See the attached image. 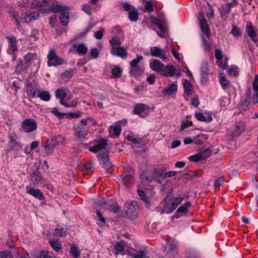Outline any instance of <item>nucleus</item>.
Instances as JSON below:
<instances>
[{
    "instance_id": "51",
    "label": "nucleus",
    "mask_w": 258,
    "mask_h": 258,
    "mask_svg": "<svg viewBox=\"0 0 258 258\" xmlns=\"http://www.w3.org/2000/svg\"><path fill=\"white\" fill-rule=\"evenodd\" d=\"M154 11L153 3L151 1H146L144 12H152Z\"/></svg>"
},
{
    "instance_id": "8",
    "label": "nucleus",
    "mask_w": 258,
    "mask_h": 258,
    "mask_svg": "<svg viewBox=\"0 0 258 258\" xmlns=\"http://www.w3.org/2000/svg\"><path fill=\"white\" fill-rule=\"evenodd\" d=\"M9 142L8 145L9 146L7 152H10L17 150L22 147V145L19 139V137L16 133L10 134L9 135Z\"/></svg>"
},
{
    "instance_id": "22",
    "label": "nucleus",
    "mask_w": 258,
    "mask_h": 258,
    "mask_svg": "<svg viewBox=\"0 0 258 258\" xmlns=\"http://www.w3.org/2000/svg\"><path fill=\"white\" fill-rule=\"evenodd\" d=\"M105 209L114 214H117L119 212V206L115 201L108 200H107Z\"/></svg>"
},
{
    "instance_id": "43",
    "label": "nucleus",
    "mask_w": 258,
    "mask_h": 258,
    "mask_svg": "<svg viewBox=\"0 0 258 258\" xmlns=\"http://www.w3.org/2000/svg\"><path fill=\"white\" fill-rule=\"evenodd\" d=\"M206 136L203 134H198L196 136V137L194 139V143L200 145L204 143V141L206 139Z\"/></svg>"
},
{
    "instance_id": "31",
    "label": "nucleus",
    "mask_w": 258,
    "mask_h": 258,
    "mask_svg": "<svg viewBox=\"0 0 258 258\" xmlns=\"http://www.w3.org/2000/svg\"><path fill=\"white\" fill-rule=\"evenodd\" d=\"M246 94L247 95L246 98L244 100V101L241 103L239 106V109L240 110V112L242 111H245L248 108V105L250 103V90H247Z\"/></svg>"
},
{
    "instance_id": "13",
    "label": "nucleus",
    "mask_w": 258,
    "mask_h": 258,
    "mask_svg": "<svg viewBox=\"0 0 258 258\" xmlns=\"http://www.w3.org/2000/svg\"><path fill=\"white\" fill-rule=\"evenodd\" d=\"M26 191L27 194L33 196L36 199L40 201L45 200V197L43 193L39 189H36L30 185H28L26 187Z\"/></svg>"
},
{
    "instance_id": "20",
    "label": "nucleus",
    "mask_w": 258,
    "mask_h": 258,
    "mask_svg": "<svg viewBox=\"0 0 258 258\" xmlns=\"http://www.w3.org/2000/svg\"><path fill=\"white\" fill-rule=\"evenodd\" d=\"M7 39L9 40V49L8 50V52L10 54H12L18 51L17 47V40L16 37L14 35L8 36Z\"/></svg>"
},
{
    "instance_id": "64",
    "label": "nucleus",
    "mask_w": 258,
    "mask_h": 258,
    "mask_svg": "<svg viewBox=\"0 0 258 258\" xmlns=\"http://www.w3.org/2000/svg\"><path fill=\"white\" fill-rule=\"evenodd\" d=\"M0 258H13V255L10 250L0 251Z\"/></svg>"
},
{
    "instance_id": "27",
    "label": "nucleus",
    "mask_w": 258,
    "mask_h": 258,
    "mask_svg": "<svg viewBox=\"0 0 258 258\" xmlns=\"http://www.w3.org/2000/svg\"><path fill=\"white\" fill-rule=\"evenodd\" d=\"M164 67V64L158 59H154L150 62V69L154 71L158 72L160 74Z\"/></svg>"
},
{
    "instance_id": "23",
    "label": "nucleus",
    "mask_w": 258,
    "mask_h": 258,
    "mask_svg": "<svg viewBox=\"0 0 258 258\" xmlns=\"http://www.w3.org/2000/svg\"><path fill=\"white\" fill-rule=\"evenodd\" d=\"M8 13L9 15L11 17L12 19L13 20V21L15 22V24L18 27L20 28L22 27L19 18V15L18 12L16 11L12 6L9 7Z\"/></svg>"
},
{
    "instance_id": "49",
    "label": "nucleus",
    "mask_w": 258,
    "mask_h": 258,
    "mask_svg": "<svg viewBox=\"0 0 258 258\" xmlns=\"http://www.w3.org/2000/svg\"><path fill=\"white\" fill-rule=\"evenodd\" d=\"M254 93L252 98L253 104L258 103V84L252 86Z\"/></svg>"
},
{
    "instance_id": "4",
    "label": "nucleus",
    "mask_w": 258,
    "mask_h": 258,
    "mask_svg": "<svg viewBox=\"0 0 258 258\" xmlns=\"http://www.w3.org/2000/svg\"><path fill=\"white\" fill-rule=\"evenodd\" d=\"M125 214L127 218L132 220H135L139 214V206L138 204L134 201L127 202L125 205Z\"/></svg>"
},
{
    "instance_id": "53",
    "label": "nucleus",
    "mask_w": 258,
    "mask_h": 258,
    "mask_svg": "<svg viewBox=\"0 0 258 258\" xmlns=\"http://www.w3.org/2000/svg\"><path fill=\"white\" fill-rule=\"evenodd\" d=\"M209 64L207 60H203L201 67V73L209 74Z\"/></svg>"
},
{
    "instance_id": "52",
    "label": "nucleus",
    "mask_w": 258,
    "mask_h": 258,
    "mask_svg": "<svg viewBox=\"0 0 258 258\" xmlns=\"http://www.w3.org/2000/svg\"><path fill=\"white\" fill-rule=\"evenodd\" d=\"M39 92L40 91L38 90L36 87H33L32 88H30L29 90L27 91V93L29 97L34 98L35 97H38Z\"/></svg>"
},
{
    "instance_id": "17",
    "label": "nucleus",
    "mask_w": 258,
    "mask_h": 258,
    "mask_svg": "<svg viewBox=\"0 0 258 258\" xmlns=\"http://www.w3.org/2000/svg\"><path fill=\"white\" fill-rule=\"evenodd\" d=\"M147 106V105L146 104L143 103L136 104L134 106L133 113L138 115L141 117H145L147 115V113H145Z\"/></svg>"
},
{
    "instance_id": "47",
    "label": "nucleus",
    "mask_w": 258,
    "mask_h": 258,
    "mask_svg": "<svg viewBox=\"0 0 258 258\" xmlns=\"http://www.w3.org/2000/svg\"><path fill=\"white\" fill-rule=\"evenodd\" d=\"M219 10L220 11L222 17L228 14L231 11L229 6L227 4L221 5Z\"/></svg>"
},
{
    "instance_id": "15",
    "label": "nucleus",
    "mask_w": 258,
    "mask_h": 258,
    "mask_svg": "<svg viewBox=\"0 0 258 258\" xmlns=\"http://www.w3.org/2000/svg\"><path fill=\"white\" fill-rule=\"evenodd\" d=\"M28 178L32 181L34 185L42 183V176L38 168H36L32 171Z\"/></svg>"
},
{
    "instance_id": "6",
    "label": "nucleus",
    "mask_w": 258,
    "mask_h": 258,
    "mask_svg": "<svg viewBox=\"0 0 258 258\" xmlns=\"http://www.w3.org/2000/svg\"><path fill=\"white\" fill-rule=\"evenodd\" d=\"M47 65L49 67H56L63 64L64 62V60L58 57L53 49L49 51L47 54Z\"/></svg>"
},
{
    "instance_id": "32",
    "label": "nucleus",
    "mask_w": 258,
    "mask_h": 258,
    "mask_svg": "<svg viewBox=\"0 0 258 258\" xmlns=\"http://www.w3.org/2000/svg\"><path fill=\"white\" fill-rule=\"evenodd\" d=\"M29 64L22 60H19L16 67L15 73L17 75L20 74L28 69Z\"/></svg>"
},
{
    "instance_id": "46",
    "label": "nucleus",
    "mask_w": 258,
    "mask_h": 258,
    "mask_svg": "<svg viewBox=\"0 0 258 258\" xmlns=\"http://www.w3.org/2000/svg\"><path fill=\"white\" fill-rule=\"evenodd\" d=\"M122 69L120 66L115 67L111 71V74L113 78H118L121 77Z\"/></svg>"
},
{
    "instance_id": "29",
    "label": "nucleus",
    "mask_w": 258,
    "mask_h": 258,
    "mask_svg": "<svg viewBox=\"0 0 258 258\" xmlns=\"http://www.w3.org/2000/svg\"><path fill=\"white\" fill-rule=\"evenodd\" d=\"M183 87L184 89V93L186 94L187 97L193 93V86L191 84V83L187 80H183Z\"/></svg>"
},
{
    "instance_id": "62",
    "label": "nucleus",
    "mask_w": 258,
    "mask_h": 258,
    "mask_svg": "<svg viewBox=\"0 0 258 258\" xmlns=\"http://www.w3.org/2000/svg\"><path fill=\"white\" fill-rule=\"evenodd\" d=\"M201 155V154L198 153L197 154L189 156L188 157V159L195 162H197L202 160H204V157H202Z\"/></svg>"
},
{
    "instance_id": "7",
    "label": "nucleus",
    "mask_w": 258,
    "mask_h": 258,
    "mask_svg": "<svg viewBox=\"0 0 258 258\" xmlns=\"http://www.w3.org/2000/svg\"><path fill=\"white\" fill-rule=\"evenodd\" d=\"M52 0H33L32 6L35 9L40 11L42 13L49 14L48 8L49 4L51 3Z\"/></svg>"
},
{
    "instance_id": "35",
    "label": "nucleus",
    "mask_w": 258,
    "mask_h": 258,
    "mask_svg": "<svg viewBox=\"0 0 258 258\" xmlns=\"http://www.w3.org/2000/svg\"><path fill=\"white\" fill-rule=\"evenodd\" d=\"M70 15L68 11H64L60 15V23L64 26L68 25L69 22Z\"/></svg>"
},
{
    "instance_id": "9",
    "label": "nucleus",
    "mask_w": 258,
    "mask_h": 258,
    "mask_svg": "<svg viewBox=\"0 0 258 258\" xmlns=\"http://www.w3.org/2000/svg\"><path fill=\"white\" fill-rule=\"evenodd\" d=\"M70 8L68 6L58 4L57 2L55 0H52L50 4H49L48 11L49 14L51 13H62L64 11H69Z\"/></svg>"
},
{
    "instance_id": "55",
    "label": "nucleus",
    "mask_w": 258,
    "mask_h": 258,
    "mask_svg": "<svg viewBox=\"0 0 258 258\" xmlns=\"http://www.w3.org/2000/svg\"><path fill=\"white\" fill-rule=\"evenodd\" d=\"M238 68L236 66H231L228 70L229 75L233 76H236L238 74Z\"/></svg>"
},
{
    "instance_id": "18",
    "label": "nucleus",
    "mask_w": 258,
    "mask_h": 258,
    "mask_svg": "<svg viewBox=\"0 0 258 258\" xmlns=\"http://www.w3.org/2000/svg\"><path fill=\"white\" fill-rule=\"evenodd\" d=\"M177 82H175L169 84L162 90V92L165 96H173L177 93Z\"/></svg>"
},
{
    "instance_id": "42",
    "label": "nucleus",
    "mask_w": 258,
    "mask_h": 258,
    "mask_svg": "<svg viewBox=\"0 0 258 258\" xmlns=\"http://www.w3.org/2000/svg\"><path fill=\"white\" fill-rule=\"evenodd\" d=\"M70 253L74 258H78L80 256L81 252L76 245L73 244L70 248Z\"/></svg>"
},
{
    "instance_id": "19",
    "label": "nucleus",
    "mask_w": 258,
    "mask_h": 258,
    "mask_svg": "<svg viewBox=\"0 0 258 258\" xmlns=\"http://www.w3.org/2000/svg\"><path fill=\"white\" fill-rule=\"evenodd\" d=\"M98 159L100 165L105 169H109L111 167L112 165L109 161L108 155L107 153H104L99 154Z\"/></svg>"
},
{
    "instance_id": "21",
    "label": "nucleus",
    "mask_w": 258,
    "mask_h": 258,
    "mask_svg": "<svg viewBox=\"0 0 258 258\" xmlns=\"http://www.w3.org/2000/svg\"><path fill=\"white\" fill-rule=\"evenodd\" d=\"M175 68L171 64H167L163 67L160 75L165 77H173L175 75Z\"/></svg>"
},
{
    "instance_id": "39",
    "label": "nucleus",
    "mask_w": 258,
    "mask_h": 258,
    "mask_svg": "<svg viewBox=\"0 0 258 258\" xmlns=\"http://www.w3.org/2000/svg\"><path fill=\"white\" fill-rule=\"evenodd\" d=\"M37 97L42 101H48L51 98V95L48 91H40Z\"/></svg>"
},
{
    "instance_id": "59",
    "label": "nucleus",
    "mask_w": 258,
    "mask_h": 258,
    "mask_svg": "<svg viewBox=\"0 0 258 258\" xmlns=\"http://www.w3.org/2000/svg\"><path fill=\"white\" fill-rule=\"evenodd\" d=\"M132 257L133 258H146L148 257V256H146L145 254V252L143 250H140L138 251L136 253H134L131 255Z\"/></svg>"
},
{
    "instance_id": "33",
    "label": "nucleus",
    "mask_w": 258,
    "mask_h": 258,
    "mask_svg": "<svg viewBox=\"0 0 258 258\" xmlns=\"http://www.w3.org/2000/svg\"><path fill=\"white\" fill-rule=\"evenodd\" d=\"M196 119L200 121L205 122L206 123L211 122L213 120V117L211 114H209L208 116H205L202 113L196 112L195 114Z\"/></svg>"
},
{
    "instance_id": "60",
    "label": "nucleus",
    "mask_w": 258,
    "mask_h": 258,
    "mask_svg": "<svg viewBox=\"0 0 258 258\" xmlns=\"http://www.w3.org/2000/svg\"><path fill=\"white\" fill-rule=\"evenodd\" d=\"M100 54V50L96 47H94L90 50V55L92 59L97 58Z\"/></svg>"
},
{
    "instance_id": "3",
    "label": "nucleus",
    "mask_w": 258,
    "mask_h": 258,
    "mask_svg": "<svg viewBox=\"0 0 258 258\" xmlns=\"http://www.w3.org/2000/svg\"><path fill=\"white\" fill-rule=\"evenodd\" d=\"M150 19L152 24L155 25L158 29L159 31L156 32L159 37L163 38L168 31L167 21L164 18L158 19L154 16H151Z\"/></svg>"
},
{
    "instance_id": "14",
    "label": "nucleus",
    "mask_w": 258,
    "mask_h": 258,
    "mask_svg": "<svg viewBox=\"0 0 258 258\" xmlns=\"http://www.w3.org/2000/svg\"><path fill=\"white\" fill-rule=\"evenodd\" d=\"M150 53L152 56L160 58L164 61L167 60V57L164 49H162L157 46L151 47Z\"/></svg>"
},
{
    "instance_id": "63",
    "label": "nucleus",
    "mask_w": 258,
    "mask_h": 258,
    "mask_svg": "<svg viewBox=\"0 0 258 258\" xmlns=\"http://www.w3.org/2000/svg\"><path fill=\"white\" fill-rule=\"evenodd\" d=\"M185 255L186 258H199L198 253L192 250H188Z\"/></svg>"
},
{
    "instance_id": "41",
    "label": "nucleus",
    "mask_w": 258,
    "mask_h": 258,
    "mask_svg": "<svg viewBox=\"0 0 258 258\" xmlns=\"http://www.w3.org/2000/svg\"><path fill=\"white\" fill-rule=\"evenodd\" d=\"M130 73L133 76H138L141 75L143 73V70L139 66L136 67H131L130 68Z\"/></svg>"
},
{
    "instance_id": "37",
    "label": "nucleus",
    "mask_w": 258,
    "mask_h": 258,
    "mask_svg": "<svg viewBox=\"0 0 258 258\" xmlns=\"http://www.w3.org/2000/svg\"><path fill=\"white\" fill-rule=\"evenodd\" d=\"M128 15V18L131 22H136L138 21L139 13L136 8L130 11Z\"/></svg>"
},
{
    "instance_id": "1",
    "label": "nucleus",
    "mask_w": 258,
    "mask_h": 258,
    "mask_svg": "<svg viewBox=\"0 0 258 258\" xmlns=\"http://www.w3.org/2000/svg\"><path fill=\"white\" fill-rule=\"evenodd\" d=\"M111 46V53L115 56L125 58L127 55V50L124 47L121 46L120 38L117 36H114L110 40Z\"/></svg>"
},
{
    "instance_id": "5",
    "label": "nucleus",
    "mask_w": 258,
    "mask_h": 258,
    "mask_svg": "<svg viewBox=\"0 0 258 258\" xmlns=\"http://www.w3.org/2000/svg\"><path fill=\"white\" fill-rule=\"evenodd\" d=\"M37 128L36 122L32 118H27L22 121L20 131L26 133H30L35 131Z\"/></svg>"
},
{
    "instance_id": "26",
    "label": "nucleus",
    "mask_w": 258,
    "mask_h": 258,
    "mask_svg": "<svg viewBox=\"0 0 258 258\" xmlns=\"http://www.w3.org/2000/svg\"><path fill=\"white\" fill-rule=\"evenodd\" d=\"M246 33L249 36L251 40L254 42H256L257 39L256 38L257 29L254 27L251 23L247 25L246 28Z\"/></svg>"
},
{
    "instance_id": "25",
    "label": "nucleus",
    "mask_w": 258,
    "mask_h": 258,
    "mask_svg": "<svg viewBox=\"0 0 258 258\" xmlns=\"http://www.w3.org/2000/svg\"><path fill=\"white\" fill-rule=\"evenodd\" d=\"M71 48H75L76 52L80 55H84L88 51V47L84 43H75Z\"/></svg>"
},
{
    "instance_id": "24",
    "label": "nucleus",
    "mask_w": 258,
    "mask_h": 258,
    "mask_svg": "<svg viewBox=\"0 0 258 258\" xmlns=\"http://www.w3.org/2000/svg\"><path fill=\"white\" fill-rule=\"evenodd\" d=\"M165 250L166 252V255L169 258L174 257L177 253L176 245L173 242L168 243V244L165 246Z\"/></svg>"
},
{
    "instance_id": "44",
    "label": "nucleus",
    "mask_w": 258,
    "mask_h": 258,
    "mask_svg": "<svg viewBox=\"0 0 258 258\" xmlns=\"http://www.w3.org/2000/svg\"><path fill=\"white\" fill-rule=\"evenodd\" d=\"M49 243L52 249L55 251H59L62 248L61 244L57 240H50Z\"/></svg>"
},
{
    "instance_id": "54",
    "label": "nucleus",
    "mask_w": 258,
    "mask_h": 258,
    "mask_svg": "<svg viewBox=\"0 0 258 258\" xmlns=\"http://www.w3.org/2000/svg\"><path fill=\"white\" fill-rule=\"evenodd\" d=\"M51 113L56 117L61 119L65 117L66 113L60 112L57 107H53L51 111Z\"/></svg>"
},
{
    "instance_id": "10",
    "label": "nucleus",
    "mask_w": 258,
    "mask_h": 258,
    "mask_svg": "<svg viewBox=\"0 0 258 258\" xmlns=\"http://www.w3.org/2000/svg\"><path fill=\"white\" fill-rule=\"evenodd\" d=\"M134 171L132 167L126 168L122 176L124 184L130 186L134 182Z\"/></svg>"
},
{
    "instance_id": "28",
    "label": "nucleus",
    "mask_w": 258,
    "mask_h": 258,
    "mask_svg": "<svg viewBox=\"0 0 258 258\" xmlns=\"http://www.w3.org/2000/svg\"><path fill=\"white\" fill-rule=\"evenodd\" d=\"M77 71V69H69L66 70L63 73H61L60 76V79L63 82H67L72 78L74 73H75Z\"/></svg>"
},
{
    "instance_id": "40",
    "label": "nucleus",
    "mask_w": 258,
    "mask_h": 258,
    "mask_svg": "<svg viewBox=\"0 0 258 258\" xmlns=\"http://www.w3.org/2000/svg\"><path fill=\"white\" fill-rule=\"evenodd\" d=\"M219 79L222 88L223 90H225L229 85V80L226 78V76L224 75H221L219 77Z\"/></svg>"
},
{
    "instance_id": "12",
    "label": "nucleus",
    "mask_w": 258,
    "mask_h": 258,
    "mask_svg": "<svg viewBox=\"0 0 258 258\" xmlns=\"http://www.w3.org/2000/svg\"><path fill=\"white\" fill-rule=\"evenodd\" d=\"M198 18L200 23V28L202 32L205 34L207 37H209L210 33L209 27L204 13L202 12H199Z\"/></svg>"
},
{
    "instance_id": "48",
    "label": "nucleus",
    "mask_w": 258,
    "mask_h": 258,
    "mask_svg": "<svg viewBox=\"0 0 258 258\" xmlns=\"http://www.w3.org/2000/svg\"><path fill=\"white\" fill-rule=\"evenodd\" d=\"M83 146L85 148H88L89 151L93 153H96L98 151L102 150V148H101L100 146H98V145L93 146L91 147H89V146L88 144L85 143L83 144Z\"/></svg>"
},
{
    "instance_id": "36",
    "label": "nucleus",
    "mask_w": 258,
    "mask_h": 258,
    "mask_svg": "<svg viewBox=\"0 0 258 258\" xmlns=\"http://www.w3.org/2000/svg\"><path fill=\"white\" fill-rule=\"evenodd\" d=\"M192 206L191 203L186 201L183 205L179 206L176 211V213H180L186 214L188 212V209Z\"/></svg>"
},
{
    "instance_id": "34",
    "label": "nucleus",
    "mask_w": 258,
    "mask_h": 258,
    "mask_svg": "<svg viewBox=\"0 0 258 258\" xmlns=\"http://www.w3.org/2000/svg\"><path fill=\"white\" fill-rule=\"evenodd\" d=\"M127 141L132 142L134 144H140L141 145H145L148 143V140H142V139H138L134 135H127L126 136Z\"/></svg>"
},
{
    "instance_id": "38",
    "label": "nucleus",
    "mask_w": 258,
    "mask_h": 258,
    "mask_svg": "<svg viewBox=\"0 0 258 258\" xmlns=\"http://www.w3.org/2000/svg\"><path fill=\"white\" fill-rule=\"evenodd\" d=\"M114 253L115 255H118L121 253L122 252L124 251V246L123 243L121 242L117 241L114 246Z\"/></svg>"
},
{
    "instance_id": "30",
    "label": "nucleus",
    "mask_w": 258,
    "mask_h": 258,
    "mask_svg": "<svg viewBox=\"0 0 258 258\" xmlns=\"http://www.w3.org/2000/svg\"><path fill=\"white\" fill-rule=\"evenodd\" d=\"M75 135L80 139H85L87 135V131L82 126L78 125L75 128Z\"/></svg>"
},
{
    "instance_id": "58",
    "label": "nucleus",
    "mask_w": 258,
    "mask_h": 258,
    "mask_svg": "<svg viewBox=\"0 0 258 258\" xmlns=\"http://www.w3.org/2000/svg\"><path fill=\"white\" fill-rule=\"evenodd\" d=\"M81 112L80 111H77L76 112H68L66 113L65 117L68 118H78L81 116Z\"/></svg>"
},
{
    "instance_id": "2",
    "label": "nucleus",
    "mask_w": 258,
    "mask_h": 258,
    "mask_svg": "<svg viewBox=\"0 0 258 258\" xmlns=\"http://www.w3.org/2000/svg\"><path fill=\"white\" fill-rule=\"evenodd\" d=\"M184 200L183 197L171 198L167 199L166 197L164 200V204L160 213L170 214L172 213Z\"/></svg>"
},
{
    "instance_id": "11",
    "label": "nucleus",
    "mask_w": 258,
    "mask_h": 258,
    "mask_svg": "<svg viewBox=\"0 0 258 258\" xmlns=\"http://www.w3.org/2000/svg\"><path fill=\"white\" fill-rule=\"evenodd\" d=\"M166 168L163 166H160L154 168L153 176H145L144 178L146 181H151L153 179H156L158 177H165Z\"/></svg>"
},
{
    "instance_id": "50",
    "label": "nucleus",
    "mask_w": 258,
    "mask_h": 258,
    "mask_svg": "<svg viewBox=\"0 0 258 258\" xmlns=\"http://www.w3.org/2000/svg\"><path fill=\"white\" fill-rule=\"evenodd\" d=\"M55 96L56 98L63 100L67 96L66 91L62 89H58L55 91Z\"/></svg>"
},
{
    "instance_id": "61",
    "label": "nucleus",
    "mask_w": 258,
    "mask_h": 258,
    "mask_svg": "<svg viewBox=\"0 0 258 258\" xmlns=\"http://www.w3.org/2000/svg\"><path fill=\"white\" fill-rule=\"evenodd\" d=\"M137 58L133 59L130 62V64L131 65V67H136L139 66L138 63H139V62L142 60L143 59V56L142 55H139L138 54H137Z\"/></svg>"
},
{
    "instance_id": "57",
    "label": "nucleus",
    "mask_w": 258,
    "mask_h": 258,
    "mask_svg": "<svg viewBox=\"0 0 258 258\" xmlns=\"http://www.w3.org/2000/svg\"><path fill=\"white\" fill-rule=\"evenodd\" d=\"M60 104L67 108H75L77 105V101L74 100L70 103H66L63 101L60 100Z\"/></svg>"
},
{
    "instance_id": "56",
    "label": "nucleus",
    "mask_w": 258,
    "mask_h": 258,
    "mask_svg": "<svg viewBox=\"0 0 258 258\" xmlns=\"http://www.w3.org/2000/svg\"><path fill=\"white\" fill-rule=\"evenodd\" d=\"M96 23H89L88 25L84 29V31L81 33V36L86 35L91 30L96 26Z\"/></svg>"
},
{
    "instance_id": "16",
    "label": "nucleus",
    "mask_w": 258,
    "mask_h": 258,
    "mask_svg": "<svg viewBox=\"0 0 258 258\" xmlns=\"http://www.w3.org/2000/svg\"><path fill=\"white\" fill-rule=\"evenodd\" d=\"M39 17L40 14L38 12H32L30 13L27 12L22 15V19L26 23H30L33 21L37 20Z\"/></svg>"
},
{
    "instance_id": "45",
    "label": "nucleus",
    "mask_w": 258,
    "mask_h": 258,
    "mask_svg": "<svg viewBox=\"0 0 258 258\" xmlns=\"http://www.w3.org/2000/svg\"><path fill=\"white\" fill-rule=\"evenodd\" d=\"M68 229L63 227H56L54 230V233L57 236L64 237L67 235Z\"/></svg>"
}]
</instances>
